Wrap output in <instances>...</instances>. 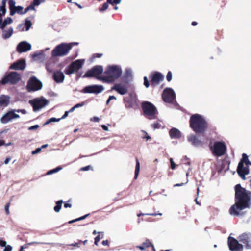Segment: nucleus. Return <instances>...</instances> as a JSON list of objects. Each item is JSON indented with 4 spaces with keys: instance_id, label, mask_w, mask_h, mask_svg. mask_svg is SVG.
I'll return each mask as SVG.
<instances>
[{
    "instance_id": "obj_1",
    "label": "nucleus",
    "mask_w": 251,
    "mask_h": 251,
    "mask_svg": "<svg viewBox=\"0 0 251 251\" xmlns=\"http://www.w3.org/2000/svg\"><path fill=\"white\" fill-rule=\"evenodd\" d=\"M251 206V192L242 187L240 184L235 186V203L229 209L231 215L244 217L246 211V208H250Z\"/></svg>"
},
{
    "instance_id": "obj_2",
    "label": "nucleus",
    "mask_w": 251,
    "mask_h": 251,
    "mask_svg": "<svg viewBox=\"0 0 251 251\" xmlns=\"http://www.w3.org/2000/svg\"><path fill=\"white\" fill-rule=\"evenodd\" d=\"M190 127L197 134H203L208 128V123L201 115H192L189 120Z\"/></svg>"
},
{
    "instance_id": "obj_3",
    "label": "nucleus",
    "mask_w": 251,
    "mask_h": 251,
    "mask_svg": "<svg viewBox=\"0 0 251 251\" xmlns=\"http://www.w3.org/2000/svg\"><path fill=\"white\" fill-rule=\"evenodd\" d=\"M122 73L121 68L117 65L108 66L104 72L106 76L102 80L106 82H112L120 77Z\"/></svg>"
},
{
    "instance_id": "obj_4",
    "label": "nucleus",
    "mask_w": 251,
    "mask_h": 251,
    "mask_svg": "<svg viewBox=\"0 0 251 251\" xmlns=\"http://www.w3.org/2000/svg\"><path fill=\"white\" fill-rule=\"evenodd\" d=\"M249 166H251V162L249 160L247 154L244 153L237 168V172L243 180L246 179V175L250 173Z\"/></svg>"
},
{
    "instance_id": "obj_5",
    "label": "nucleus",
    "mask_w": 251,
    "mask_h": 251,
    "mask_svg": "<svg viewBox=\"0 0 251 251\" xmlns=\"http://www.w3.org/2000/svg\"><path fill=\"white\" fill-rule=\"evenodd\" d=\"M74 44L77 45V43H71L69 44L62 43L58 45L52 50V56H64L67 55Z\"/></svg>"
},
{
    "instance_id": "obj_6",
    "label": "nucleus",
    "mask_w": 251,
    "mask_h": 251,
    "mask_svg": "<svg viewBox=\"0 0 251 251\" xmlns=\"http://www.w3.org/2000/svg\"><path fill=\"white\" fill-rule=\"evenodd\" d=\"M142 108L144 115L149 119L157 118L158 111L156 107L149 101H144L142 103Z\"/></svg>"
},
{
    "instance_id": "obj_7",
    "label": "nucleus",
    "mask_w": 251,
    "mask_h": 251,
    "mask_svg": "<svg viewBox=\"0 0 251 251\" xmlns=\"http://www.w3.org/2000/svg\"><path fill=\"white\" fill-rule=\"evenodd\" d=\"M210 149L212 154L216 156L224 155L227 150L226 145L223 141H215L213 146H210Z\"/></svg>"
},
{
    "instance_id": "obj_8",
    "label": "nucleus",
    "mask_w": 251,
    "mask_h": 251,
    "mask_svg": "<svg viewBox=\"0 0 251 251\" xmlns=\"http://www.w3.org/2000/svg\"><path fill=\"white\" fill-rule=\"evenodd\" d=\"M21 79V76L19 74L16 72H12L5 76L0 81V83L4 85L7 83L15 84L17 83Z\"/></svg>"
},
{
    "instance_id": "obj_9",
    "label": "nucleus",
    "mask_w": 251,
    "mask_h": 251,
    "mask_svg": "<svg viewBox=\"0 0 251 251\" xmlns=\"http://www.w3.org/2000/svg\"><path fill=\"white\" fill-rule=\"evenodd\" d=\"M103 71L101 66L96 65L92 67L90 70H88L84 75L85 77H94L100 80H102L103 77H100V75Z\"/></svg>"
},
{
    "instance_id": "obj_10",
    "label": "nucleus",
    "mask_w": 251,
    "mask_h": 251,
    "mask_svg": "<svg viewBox=\"0 0 251 251\" xmlns=\"http://www.w3.org/2000/svg\"><path fill=\"white\" fill-rule=\"evenodd\" d=\"M42 87V82L35 76L30 77L26 85V89L29 92L39 90Z\"/></svg>"
},
{
    "instance_id": "obj_11",
    "label": "nucleus",
    "mask_w": 251,
    "mask_h": 251,
    "mask_svg": "<svg viewBox=\"0 0 251 251\" xmlns=\"http://www.w3.org/2000/svg\"><path fill=\"white\" fill-rule=\"evenodd\" d=\"M164 75L158 72H154L149 75L151 80V85L155 87L158 85L161 81L164 80Z\"/></svg>"
},
{
    "instance_id": "obj_12",
    "label": "nucleus",
    "mask_w": 251,
    "mask_h": 251,
    "mask_svg": "<svg viewBox=\"0 0 251 251\" xmlns=\"http://www.w3.org/2000/svg\"><path fill=\"white\" fill-rule=\"evenodd\" d=\"M228 245L231 251H242L244 248L243 246L237 240L232 237L228 238Z\"/></svg>"
},
{
    "instance_id": "obj_13",
    "label": "nucleus",
    "mask_w": 251,
    "mask_h": 251,
    "mask_svg": "<svg viewBox=\"0 0 251 251\" xmlns=\"http://www.w3.org/2000/svg\"><path fill=\"white\" fill-rule=\"evenodd\" d=\"M49 101L45 99H35L30 100L29 103L32 105L34 111H37L45 107Z\"/></svg>"
},
{
    "instance_id": "obj_14",
    "label": "nucleus",
    "mask_w": 251,
    "mask_h": 251,
    "mask_svg": "<svg viewBox=\"0 0 251 251\" xmlns=\"http://www.w3.org/2000/svg\"><path fill=\"white\" fill-rule=\"evenodd\" d=\"M162 97L165 102L172 103L175 99V94L172 89L166 88L163 92Z\"/></svg>"
},
{
    "instance_id": "obj_15",
    "label": "nucleus",
    "mask_w": 251,
    "mask_h": 251,
    "mask_svg": "<svg viewBox=\"0 0 251 251\" xmlns=\"http://www.w3.org/2000/svg\"><path fill=\"white\" fill-rule=\"evenodd\" d=\"M104 90L102 85H89L84 87L81 92L84 93H94L96 94L101 92Z\"/></svg>"
},
{
    "instance_id": "obj_16",
    "label": "nucleus",
    "mask_w": 251,
    "mask_h": 251,
    "mask_svg": "<svg viewBox=\"0 0 251 251\" xmlns=\"http://www.w3.org/2000/svg\"><path fill=\"white\" fill-rule=\"evenodd\" d=\"M239 241L245 245L247 249H251V233L245 232L238 237Z\"/></svg>"
},
{
    "instance_id": "obj_17",
    "label": "nucleus",
    "mask_w": 251,
    "mask_h": 251,
    "mask_svg": "<svg viewBox=\"0 0 251 251\" xmlns=\"http://www.w3.org/2000/svg\"><path fill=\"white\" fill-rule=\"evenodd\" d=\"M8 2L11 16H13L16 13L20 15L23 14V7L22 6H16V2L14 0H9Z\"/></svg>"
},
{
    "instance_id": "obj_18",
    "label": "nucleus",
    "mask_w": 251,
    "mask_h": 251,
    "mask_svg": "<svg viewBox=\"0 0 251 251\" xmlns=\"http://www.w3.org/2000/svg\"><path fill=\"white\" fill-rule=\"evenodd\" d=\"M78 70V59L75 60L68 66L64 70L67 75H71Z\"/></svg>"
},
{
    "instance_id": "obj_19",
    "label": "nucleus",
    "mask_w": 251,
    "mask_h": 251,
    "mask_svg": "<svg viewBox=\"0 0 251 251\" xmlns=\"http://www.w3.org/2000/svg\"><path fill=\"white\" fill-rule=\"evenodd\" d=\"M187 140L195 147L201 146L203 144V141L200 139V136L197 135L190 134L187 136Z\"/></svg>"
},
{
    "instance_id": "obj_20",
    "label": "nucleus",
    "mask_w": 251,
    "mask_h": 251,
    "mask_svg": "<svg viewBox=\"0 0 251 251\" xmlns=\"http://www.w3.org/2000/svg\"><path fill=\"white\" fill-rule=\"evenodd\" d=\"M20 116L18 114H15L14 111L12 110L8 112L1 117V122L2 123L6 124L13 119L18 118Z\"/></svg>"
},
{
    "instance_id": "obj_21",
    "label": "nucleus",
    "mask_w": 251,
    "mask_h": 251,
    "mask_svg": "<svg viewBox=\"0 0 251 251\" xmlns=\"http://www.w3.org/2000/svg\"><path fill=\"white\" fill-rule=\"evenodd\" d=\"M31 49V45L25 41L19 43L16 48V50L19 53H22L30 50Z\"/></svg>"
},
{
    "instance_id": "obj_22",
    "label": "nucleus",
    "mask_w": 251,
    "mask_h": 251,
    "mask_svg": "<svg viewBox=\"0 0 251 251\" xmlns=\"http://www.w3.org/2000/svg\"><path fill=\"white\" fill-rule=\"evenodd\" d=\"M230 161L226 159H223L220 164H219L217 166V171L219 173L223 171H226L229 169V165Z\"/></svg>"
},
{
    "instance_id": "obj_23",
    "label": "nucleus",
    "mask_w": 251,
    "mask_h": 251,
    "mask_svg": "<svg viewBox=\"0 0 251 251\" xmlns=\"http://www.w3.org/2000/svg\"><path fill=\"white\" fill-rule=\"evenodd\" d=\"M112 90H115L121 95H125L127 93L128 88L126 85H122L121 83L115 84L112 88Z\"/></svg>"
},
{
    "instance_id": "obj_24",
    "label": "nucleus",
    "mask_w": 251,
    "mask_h": 251,
    "mask_svg": "<svg viewBox=\"0 0 251 251\" xmlns=\"http://www.w3.org/2000/svg\"><path fill=\"white\" fill-rule=\"evenodd\" d=\"M26 66L25 61L24 59H21L13 63L10 67V69L18 70H24Z\"/></svg>"
},
{
    "instance_id": "obj_25",
    "label": "nucleus",
    "mask_w": 251,
    "mask_h": 251,
    "mask_svg": "<svg viewBox=\"0 0 251 251\" xmlns=\"http://www.w3.org/2000/svg\"><path fill=\"white\" fill-rule=\"evenodd\" d=\"M169 135L172 139H179L181 137V132L176 128H171L169 132Z\"/></svg>"
},
{
    "instance_id": "obj_26",
    "label": "nucleus",
    "mask_w": 251,
    "mask_h": 251,
    "mask_svg": "<svg viewBox=\"0 0 251 251\" xmlns=\"http://www.w3.org/2000/svg\"><path fill=\"white\" fill-rule=\"evenodd\" d=\"M53 77L54 81L57 83L62 82L64 79V75L63 73L60 71L55 72Z\"/></svg>"
},
{
    "instance_id": "obj_27",
    "label": "nucleus",
    "mask_w": 251,
    "mask_h": 251,
    "mask_svg": "<svg viewBox=\"0 0 251 251\" xmlns=\"http://www.w3.org/2000/svg\"><path fill=\"white\" fill-rule=\"evenodd\" d=\"M152 246L154 249V247L152 245L149 239H147L145 242H143L141 246H136V248L139 249L141 250H145L146 249Z\"/></svg>"
},
{
    "instance_id": "obj_28",
    "label": "nucleus",
    "mask_w": 251,
    "mask_h": 251,
    "mask_svg": "<svg viewBox=\"0 0 251 251\" xmlns=\"http://www.w3.org/2000/svg\"><path fill=\"white\" fill-rule=\"evenodd\" d=\"M10 97L7 96L2 95L0 97V104L1 105L7 106L9 103Z\"/></svg>"
},
{
    "instance_id": "obj_29",
    "label": "nucleus",
    "mask_w": 251,
    "mask_h": 251,
    "mask_svg": "<svg viewBox=\"0 0 251 251\" xmlns=\"http://www.w3.org/2000/svg\"><path fill=\"white\" fill-rule=\"evenodd\" d=\"M13 30L12 27L9 28L8 30H3L2 31V38L7 39L11 37L13 34Z\"/></svg>"
},
{
    "instance_id": "obj_30",
    "label": "nucleus",
    "mask_w": 251,
    "mask_h": 251,
    "mask_svg": "<svg viewBox=\"0 0 251 251\" xmlns=\"http://www.w3.org/2000/svg\"><path fill=\"white\" fill-rule=\"evenodd\" d=\"M140 162L139 161V160L137 158H136V166H135V175H134V178L136 179L138 176V175L140 171Z\"/></svg>"
},
{
    "instance_id": "obj_31",
    "label": "nucleus",
    "mask_w": 251,
    "mask_h": 251,
    "mask_svg": "<svg viewBox=\"0 0 251 251\" xmlns=\"http://www.w3.org/2000/svg\"><path fill=\"white\" fill-rule=\"evenodd\" d=\"M12 22V19L10 17H8L5 19L3 22L1 23L0 28L1 29L4 28L7 24H10Z\"/></svg>"
},
{
    "instance_id": "obj_32",
    "label": "nucleus",
    "mask_w": 251,
    "mask_h": 251,
    "mask_svg": "<svg viewBox=\"0 0 251 251\" xmlns=\"http://www.w3.org/2000/svg\"><path fill=\"white\" fill-rule=\"evenodd\" d=\"M63 202L62 200H59L56 202V205L54 207V210L56 212H58L60 210Z\"/></svg>"
},
{
    "instance_id": "obj_33",
    "label": "nucleus",
    "mask_w": 251,
    "mask_h": 251,
    "mask_svg": "<svg viewBox=\"0 0 251 251\" xmlns=\"http://www.w3.org/2000/svg\"><path fill=\"white\" fill-rule=\"evenodd\" d=\"M6 2L2 0L1 5L0 6V12H1V13H0L1 16L4 15L6 12Z\"/></svg>"
},
{
    "instance_id": "obj_34",
    "label": "nucleus",
    "mask_w": 251,
    "mask_h": 251,
    "mask_svg": "<svg viewBox=\"0 0 251 251\" xmlns=\"http://www.w3.org/2000/svg\"><path fill=\"white\" fill-rule=\"evenodd\" d=\"M98 235L95 238V242L94 244L96 245H98V243L99 242V241L102 239L104 237V234L102 232H99L98 233Z\"/></svg>"
},
{
    "instance_id": "obj_35",
    "label": "nucleus",
    "mask_w": 251,
    "mask_h": 251,
    "mask_svg": "<svg viewBox=\"0 0 251 251\" xmlns=\"http://www.w3.org/2000/svg\"><path fill=\"white\" fill-rule=\"evenodd\" d=\"M110 2H108V0H107V1L103 3L102 5V6L100 8H99V11L100 12H103L107 10L109 6V4Z\"/></svg>"
},
{
    "instance_id": "obj_36",
    "label": "nucleus",
    "mask_w": 251,
    "mask_h": 251,
    "mask_svg": "<svg viewBox=\"0 0 251 251\" xmlns=\"http://www.w3.org/2000/svg\"><path fill=\"white\" fill-rule=\"evenodd\" d=\"M26 30L28 31L32 25V23L30 20H26L25 23Z\"/></svg>"
},
{
    "instance_id": "obj_37",
    "label": "nucleus",
    "mask_w": 251,
    "mask_h": 251,
    "mask_svg": "<svg viewBox=\"0 0 251 251\" xmlns=\"http://www.w3.org/2000/svg\"><path fill=\"white\" fill-rule=\"evenodd\" d=\"M60 120V118L57 119L55 118H51L48 119L45 123L44 125H48L51 122H58Z\"/></svg>"
},
{
    "instance_id": "obj_38",
    "label": "nucleus",
    "mask_w": 251,
    "mask_h": 251,
    "mask_svg": "<svg viewBox=\"0 0 251 251\" xmlns=\"http://www.w3.org/2000/svg\"><path fill=\"white\" fill-rule=\"evenodd\" d=\"M61 169H62L61 167H57V168H56L55 169H53L52 170H50L48 172L47 175H50V174H52L53 173H56L58 171H59V170H60Z\"/></svg>"
},
{
    "instance_id": "obj_39",
    "label": "nucleus",
    "mask_w": 251,
    "mask_h": 251,
    "mask_svg": "<svg viewBox=\"0 0 251 251\" xmlns=\"http://www.w3.org/2000/svg\"><path fill=\"white\" fill-rule=\"evenodd\" d=\"M35 244H37V243L36 242H32L29 243L27 244H24V245L21 246V249H20L19 251H22L23 249L28 248V245H33Z\"/></svg>"
},
{
    "instance_id": "obj_40",
    "label": "nucleus",
    "mask_w": 251,
    "mask_h": 251,
    "mask_svg": "<svg viewBox=\"0 0 251 251\" xmlns=\"http://www.w3.org/2000/svg\"><path fill=\"white\" fill-rule=\"evenodd\" d=\"M154 129H159L161 128V125L158 122H155L151 125Z\"/></svg>"
},
{
    "instance_id": "obj_41",
    "label": "nucleus",
    "mask_w": 251,
    "mask_h": 251,
    "mask_svg": "<svg viewBox=\"0 0 251 251\" xmlns=\"http://www.w3.org/2000/svg\"><path fill=\"white\" fill-rule=\"evenodd\" d=\"M161 215L162 214L161 213H148V214H143V213H140V214H138L137 215L138 217H140L141 216V215H151V216H156V215Z\"/></svg>"
},
{
    "instance_id": "obj_42",
    "label": "nucleus",
    "mask_w": 251,
    "mask_h": 251,
    "mask_svg": "<svg viewBox=\"0 0 251 251\" xmlns=\"http://www.w3.org/2000/svg\"><path fill=\"white\" fill-rule=\"evenodd\" d=\"M144 85L146 88H148L150 86V82L146 76L144 77Z\"/></svg>"
},
{
    "instance_id": "obj_43",
    "label": "nucleus",
    "mask_w": 251,
    "mask_h": 251,
    "mask_svg": "<svg viewBox=\"0 0 251 251\" xmlns=\"http://www.w3.org/2000/svg\"><path fill=\"white\" fill-rule=\"evenodd\" d=\"M89 170H93L92 167L91 165H88L86 167H82L79 169V171H85Z\"/></svg>"
},
{
    "instance_id": "obj_44",
    "label": "nucleus",
    "mask_w": 251,
    "mask_h": 251,
    "mask_svg": "<svg viewBox=\"0 0 251 251\" xmlns=\"http://www.w3.org/2000/svg\"><path fill=\"white\" fill-rule=\"evenodd\" d=\"M10 206V201L7 203L5 206V210L7 215H9L10 214L9 211V207Z\"/></svg>"
},
{
    "instance_id": "obj_45",
    "label": "nucleus",
    "mask_w": 251,
    "mask_h": 251,
    "mask_svg": "<svg viewBox=\"0 0 251 251\" xmlns=\"http://www.w3.org/2000/svg\"><path fill=\"white\" fill-rule=\"evenodd\" d=\"M121 1V0H108V2H110V4L114 5V4H119Z\"/></svg>"
},
{
    "instance_id": "obj_46",
    "label": "nucleus",
    "mask_w": 251,
    "mask_h": 251,
    "mask_svg": "<svg viewBox=\"0 0 251 251\" xmlns=\"http://www.w3.org/2000/svg\"><path fill=\"white\" fill-rule=\"evenodd\" d=\"M172 74L171 71H169L166 75V79L168 81H170L172 80Z\"/></svg>"
},
{
    "instance_id": "obj_47",
    "label": "nucleus",
    "mask_w": 251,
    "mask_h": 251,
    "mask_svg": "<svg viewBox=\"0 0 251 251\" xmlns=\"http://www.w3.org/2000/svg\"><path fill=\"white\" fill-rule=\"evenodd\" d=\"M39 128V126L38 125H35L34 126H30L28 127L29 130H36Z\"/></svg>"
},
{
    "instance_id": "obj_48",
    "label": "nucleus",
    "mask_w": 251,
    "mask_h": 251,
    "mask_svg": "<svg viewBox=\"0 0 251 251\" xmlns=\"http://www.w3.org/2000/svg\"><path fill=\"white\" fill-rule=\"evenodd\" d=\"M142 132L144 133L145 135L143 136V138L146 139L147 141L150 139L151 138V137L148 134L146 131H142Z\"/></svg>"
},
{
    "instance_id": "obj_49",
    "label": "nucleus",
    "mask_w": 251,
    "mask_h": 251,
    "mask_svg": "<svg viewBox=\"0 0 251 251\" xmlns=\"http://www.w3.org/2000/svg\"><path fill=\"white\" fill-rule=\"evenodd\" d=\"M33 5H34L35 6H38L41 3L40 0H33V2H32Z\"/></svg>"
},
{
    "instance_id": "obj_50",
    "label": "nucleus",
    "mask_w": 251,
    "mask_h": 251,
    "mask_svg": "<svg viewBox=\"0 0 251 251\" xmlns=\"http://www.w3.org/2000/svg\"><path fill=\"white\" fill-rule=\"evenodd\" d=\"M41 151V148H38L36 150H35L34 151H32V154L34 155V154L39 153Z\"/></svg>"
},
{
    "instance_id": "obj_51",
    "label": "nucleus",
    "mask_w": 251,
    "mask_h": 251,
    "mask_svg": "<svg viewBox=\"0 0 251 251\" xmlns=\"http://www.w3.org/2000/svg\"><path fill=\"white\" fill-rule=\"evenodd\" d=\"M170 163H171V167L172 169H175L176 168V164L173 161V160L172 158L170 159Z\"/></svg>"
},
{
    "instance_id": "obj_52",
    "label": "nucleus",
    "mask_w": 251,
    "mask_h": 251,
    "mask_svg": "<svg viewBox=\"0 0 251 251\" xmlns=\"http://www.w3.org/2000/svg\"><path fill=\"white\" fill-rule=\"evenodd\" d=\"M12 249V248L10 245H6L3 251H11Z\"/></svg>"
},
{
    "instance_id": "obj_53",
    "label": "nucleus",
    "mask_w": 251,
    "mask_h": 251,
    "mask_svg": "<svg viewBox=\"0 0 251 251\" xmlns=\"http://www.w3.org/2000/svg\"><path fill=\"white\" fill-rule=\"evenodd\" d=\"M6 245V242L0 239V246L1 247H5Z\"/></svg>"
},
{
    "instance_id": "obj_54",
    "label": "nucleus",
    "mask_w": 251,
    "mask_h": 251,
    "mask_svg": "<svg viewBox=\"0 0 251 251\" xmlns=\"http://www.w3.org/2000/svg\"><path fill=\"white\" fill-rule=\"evenodd\" d=\"M11 143H9L8 144H5V142L4 140H0V147L1 146H3V145H5L6 146H8L10 145H11Z\"/></svg>"
},
{
    "instance_id": "obj_55",
    "label": "nucleus",
    "mask_w": 251,
    "mask_h": 251,
    "mask_svg": "<svg viewBox=\"0 0 251 251\" xmlns=\"http://www.w3.org/2000/svg\"><path fill=\"white\" fill-rule=\"evenodd\" d=\"M14 111H15V110H14ZM15 111H16L17 112H21L22 113H23L24 114L26 113V111L25 109H18V110H15Z\"/></svg>"
},
{
    "instance_id": "obj_56",
    "label": "nucleus",
    "mask_w": 251,
    "mask_h": 251,
    "mask_svg": "<svg viewBox=\"0 0 251 251\" xmlns=\"http://www.w3.org/2000/svg\"><path fill=\"white\" fill-rule=\"evenodd\" d=\"M85 61L84 59H79V69L81 68Z\"/></svg>"
},
{
    "instance_id": "obj_57",
    "label": "nucleus",
    "mask_w": 251,
    "mask_h": 251,
    "mask_svg": "<svg viewBox=\"0 0 251 251\" xmlns=\"http://www.w3.org/2000/svg\"><path fill=\"white\" fill-rule=\"evenodd\" d=\"M78 108V103L75 104L73 107H72L70 110L69 111V112H72L75 108Z\"/></svg>"
},
{
    "instance_id": "obj_58",
    "label": "nucleus",
    "mask_w": 251,
    "mask_h": 251,
    "mask_svg": "<svg viewBox=\"0 0 251 251\" xmlns=\"http://www.w3.org/2000/svg\"><path fill=\"white\" fill-rule=\"evenodd\" d=\"M101 127L105 131H108V127L106 126H105V125H102L101 126Z\"/></svg>"
},
{
    "instance_id": "obj_59",
    "label": "nucleus",
    "mask_w": 251,
    "mask_h": 251,
    "mask_svg": "<svg viewBox=\"0 0 251 251\" xmlns=\"http://www.w3.org/2000/svg\"><path fill=\"white\" fill-rule=\"evenodd\" d=\"M102 244L103 246H107V245H108V241L107 240H103V241L102 242Z\"/></svg>"
},
{
    "instance_id": "obj_60",
    "label": "nucleus",
    "mask_w": 251,
    "mask_h": 251,
    "mask_svg": "<svg viewBox=\"0 0 251 251\" xmlns=\"http://www.w3.org/2000/svg\"><path fill=\"white\" fill-rule=\"evenodd\" d=\"M28 7L29 10H35V6L32 3Z\"/></svg>"
},
{
    "instance_id": "obj_61",
    "label": "nucleus",
    "mask_w": 251,
    "mask_h": 251,
    "mask_svg": "<svg viewBox=\"0 0 251 251\" xmlns=\"http://www.w3.org/2000/svg\"><path fill=\"white\" fill-rule=\"evenodd\" d=\"M90 214H87L84 216H81V217H79V221H81V220H82L83 219H84L86 217H87L88 216H89Z\"/></svg>"
},
{
    "instance_id": "obj_62",
    "label": "nucleus",
    "mask_w": 251,
    "mask_h": 251,
    "mask_svg": "<svg viewBox=\"0 0 251 251\" xmlns=\"http://www.w3.org/2000/svg\"><path fill=\"white\" fill-rule=\"evenodd\" d=\"M10 160H11V158H10V157H7V158L5 160V161H4V163H5V164H7L9 162V161H10Z\"/></svg>"
},
{
    "instance_id": "obj_63",
    "label": "nucleus",
    "mask_w": 251,
    "mask_h": 251,
    "mask_svg": "<svg viewBox=\"0 0 251 251\" xmlns=\"http://www.w3.org/2000/svg\"><path fill=\"white\" fill-rule=\"evenodd\" d=\"M64 206L65 208H68V207L70 208L71 207V204H69L68 203H65L64 205Z\"/></svg>"
},
{
    "instance_id": "obj_64",
    "label": "nucleus",
    "mask_w": 251,
    "mask_h": 251,
    "mask_svg": "<svg viewBox=\"0 0 251 251\" xmlns=\"http://www.w3.org/2000/svg\"><path fill=\"white\" fill-rule=\"evenodd\" d=\"M100 121V119L98 117H93V121L98 122Z\"/></svg>"
}]
</instances>
